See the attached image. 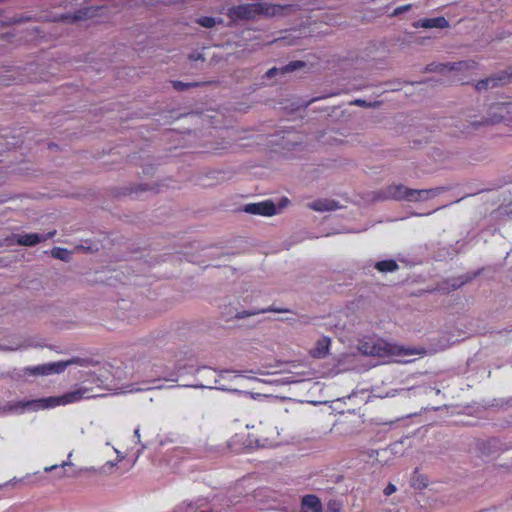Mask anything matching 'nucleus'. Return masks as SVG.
<instances>
[{
	"mask_svg": "<svg viewBox=\"0 0 512 512\" xmlns=\"http://www.w3.org/2000/svg\"><path fill=\"white\" fill-rule=\"evenodd\" d=\"M90 397L91 394L88 388H79L74 391L67 392L61 396H51L27 401H19L16 403L15 407L22 410L38 411L74 403L80 401L81 399Z\"/></svg>",
	"mask_w": 512,
	"mask_h": 512,
	"instance_id": "nucleus-1",
	"label": "nucleus"
},
{
	"mask_svg": "<svg viewBox=\"0 0 512 512\" xmlns=\"http://www.w3.org/2000/svg\"><path fill=\"white\" fill-rule=\"evenodd\" d=\"M289 5L271 4L266 2L246 3L234 6L230 9L229 15L237 20H254L259 16L282 15Z\"/></svg>",
	"mask_w": 512,
	"mask_h": 512,
	"instance_id": "nucleus-2",
	"label": "nucleus"
},
{
	"mask_svg": "<svg viewBox=\"0 0 512 512\" xmlns=\"http://www.w3.org/2000/svg\"><path fill=\"white\" fill-rule=\"evenodd\" d=\"M441 188L436 189H411L402 184H393L377 193L376 198L380 200H397L417 202L436 196Z\"/></svg>",
	"mask_w": 512,
	"mask_h": 512,
	"instance_id": "nucleus-3",
	"label": "nucleus"
},
{
	"mask_svg": "<svg viewBox=\"0 0 512 512\" xmlns=\"http://www.w3.org/2000/svg\"><path fill=\"white\" fill-rule=\"evenodd\" d=\"M110 454L104 465L99 468V472L113 473L126 472L135 464L138 454L133 450H108Z\"/></svg>",
	"mask_w": 512,
	"mask_h": 512,
	"instance_id": "nucleus-4",
	"label": "nucleus"
},
{
	"mask_svg": "<svg viewBox=\"0 0 512 512\" xmlns=\"http://www.w3.org/2000/svg\"><path fill=\"white\" fill-rule=\"evenodd\" d=\"M502 121L512 122V103H495L489 108V118L484 121H469V125L465 126L460 133H469V128L477 129L482 125L496 124Z\"/></svg>",
	"mask_w": 512,
	"mask_h": 512,
	"instance_id": "nucleus-5",
	"label": "nucleus"
},
{
	"mask_svg": "<svg viewBox=\"0 0 512 512\" xmlns=\"http://www.w3.org/2000/svg\"><path fill=\"white\" fill-rule=\"evenodd\" d=\"M71 457H72V453H69L67 458L64 460H61L60 463H56V464H52L50 466L44 467V471L50 472L53 470L61 469V470H63V472H59L58 475H59V477H64V476H76V475L81 474L82 472L94 470L93 468L89 469V468H82V467H78V468L74 467L75 465L72 463Z\"/></svg>",
	"mask_w": 512,
	"mask_h": 512,
	"instance_id": "nucleus-6",
	"label": "nucleus"
},
{
	"mask_svg": "<svg viewBox=\"0 0 512 512\" xmlns=\"http://www.w3.org/2000/svg\"><path fill=\"white\" fill-rule=\"evenodd\" d=\"M512 82V71L511 72H501L496 76L488 77L486 79H482L478 81L475 85V88L478 91L487 89L488 87H496L500 85H504L506 83Z\"/></svg>",
	"mask_w": 512,
	"mask_h": 512,
	"instance_id": "nucleus-7",
	"label": "nucleus"
},
{
	"mask_svg": "<svg viewBox=\"0 0 512 512\" xmlns=\"http://www.w3.org/2000/svg\"><path fill=\"white\" fill-rule=\"evenodd\" d=\"M244 211L254 215L272 216L276 214L277 208L272 201L247 204Z\"/></svg>",
	"mask_w": 512,
	"mask_h": 512,
	"instance_id": "nucleus-8",
	"label": "nucleus"
},
{
	"mask_svg": "<svg viewBox=\"0 0 512 512\" xmlns=\"http://www.w3.org/2000/svg\"><path fill=\"white\" fill-rule=\"evenodd\" d=\"M478 66V63L475 62L474 60H468V61H460L458 63H453V64H438V65H433L431 64L429 67V70L430 71H444L446 69H448L449 71H456V72H459V71H465V70H474L476 69Z\"/></svg>",
	"mask_w": 512,
	"mask_h": 512,
	"instance_id": "nucleus-9",
	"label": "nucleus"
},
{
	"mask_svg": "<svg viewBox=\"0 0 512 512\" xmlns=\"http://www.w3.org/2000/svg\"><path fill=\"white\" fill-rule=\"evenodd\" d=\"M67 367V363L57 362L44 365H38L32 368H27L31 375H49L52 373H61Z\"/></svg>",
	"mask_w": 512,
	"mask_h": 512,
	"instance_id": "nucleus-10",
	"label": "nucleus"
},
{
	"mask_svg": "<svg viewBox=\"0 0 512 512\" xmlns=\"http://www.w3.org/2000/svg\"><path fill=\"white\" fill-rule=\"evenodd\" d=\"M372 465L380 466L390 464L394 458L393 450H369L368 454Z\"/></svg>",
	"mask_w": 512,
	"mask_h": 512,
	"instance_id": "nucleus-11",
	"label": "nucleus"
},
{
	"mask_svg": "<svg viewBox=\"0 0 512 512\" xmlns=\"http://www.w3.org/2000/svg\"><path fill=\"white\" fill-rule=\"evenodd\" d=\"M413 26L415 28H440V29H444V28H448L449 27V22L448 20L443 17V16H439V17H435V18H425V19H420L418 21H416Z\"/></svg>",
	"mask_w": 512,
	"mask_h": 512,
	"instance_id": "nucleus-12",
	"label": "nucleus"
},
{
	"mask_svg": "<svg viewBox=\"0 0 512 512\" xmlns=\"http://www.w3.org/2000/svg\"><path fill=\"white\" fill-rule=\"evenodd\" d=\"M331 340L329 337L323 336L319 338L315 346L310 350L309 354L313 358H324L329 354Z\"/></svg>",
	"mask_w": 512,
	"mask_h": 512,
	"instance_id": "nucleus-13",
	"label": "nucleus"
},
{
	"mask_svg": "<svg viewBox=\"0 0 512 512\" xmlns=\"http://www.w3.org/2000/svg\"><path fill=\"white\" fill-rule=\"evenodd\" d=\"M305 66V63L303 61H291L290 63H288L287 65L281 67V68H277V67H273L271 69H269L265 76L267 78H272L278 74H286L288 72H293L301 67H304Z\"/></svg>",
	"mask_w": 512,
	"mask_h": 512,
	"instance_id": "nucleus-14",
	"label": "nucleus"
},
{
	"mask_svg": "<svg viewBox=\"0 0 512 512\" xmlns=\"http://www.w3.org/2000/svg\"><path fill=\"white\" fill-rule=\"evenodd\" d=\"M55 235V231L48 233L47 236H41L37 233H30V234H24L19 235L17 239V243L22 246H34L41 242L42 240H45L47 238H50Z\"/></svg>",
	"mask_w": 512,
	"mask_h": 512,
	"instance_id": "nucleus-15",
	"label": "nucleus"
},
{
	"mask_svg": "<svg viewBox=\"0 0 512 512\" xmlns=\"http://www.w3.org/2000/svg\"><path fill=\"white\" fill-rule=\"evenodd\" d=\"M302 512H322V506L318 497L306 495L302 499Z\"/></svg>",
	"mask_w": 512,
	"mask_h": 512,
	"instance_id": "nucleus-16",
	"label": "nucleus"
},
{
	"mask_svg": "<svg viewBox=\"0 0 512 512\" xmlns=\"http://www.w3.org/2000/svg\"><path fill=\"white\" fill-rule=\"evenodd\" d=\"M312 210L314 211H332L336 210L338 208L337 203L334 200H327V199H319L316 201H313L308 205Z\"/></svg>",
	"mask_w": 512,
	"mask_h": 512,
	"instance_id": "nucleus-17",
	"label": "nucleus"
},
{
	"mask_svg": "<svg viewBox=\"0 0 512 512\" xmlns=\"http://www.w3.org/2000/svg\"><path fill=\"white\" fill-rule=\"evenodd\" d=\"M208 503L207 498H198L194 502H183L177 507L176 512H196L199 508Z\"/></svg>",
	"mask_w": 512,
	"mask_h": 512,
	"instance_id": "nucleus-18",
	"label": "nucleus"
},
{
	"mask_svg": "<svg viewBox=\"0 0 512 512\" xmlns=\"http://www.w3.org/2000/svg\"><path fill=\"white\" fill-rule=\"evenodd\" d=\"M398 267L397 262L393 259L378 261L375 264V268L380 272H393L396 271Z\"/></svg>",
	"mask_w": 512,
	"mask_h": 512,
	"instance_id": "nucleus-19",
	"label": "nucleus"
},
{
	"mask_svg": "<svg viewBox=\"0 0 512 512\" xmlns=\"http://www.w3.org/2000/svg\"><path fill=\"white\" fill-rule=\"evenodd\" d=\"M51 255L56 258L63 261H69L71 258V252L65 248L61 247H54L51 250Z\"/></svg>",
	"mask_w": 512,
	"mask_h": 512,
	"instance_id": "nucleus-20",
	"label": "nucleus"
},
{
	"mask_svg": "<svg viewBox=\"0 0 512 512\" xmlns=\"http://www.w3.org/2000/svg\"><path fill=\"white\" fill-rule=\"evenodd\" d=\"M269 311L285 312L286 310L277 309V308H274V307H269V308H263V309L252 310V311H243L241 313H238L236 315V317L237 318H245V317H248V316H251V315H256V314H259V313H265V312H269Z\"/></svg>",
	"mask_w": 512,
	"mask_h": 512,
	"instance_id": "nucleus-21",
	"label": "nucleus"
},
{
	"mask_svg": "<svg viewBox=\"0 0 512 512\" xmlns=\"http://www.w3.org/2000/svg\"><path fill=\"white\" fill-rule=\"evenodd\" d=\"M208 82H193V83H184L182 81H175L173 82V87L178 90V91H183V90H186L190 87H198L200 85H204V84H207Z\"/></svg>",
	"mask_w": 512,
	"mask_h": 512,
	"instance_id": "nucleus-22",
	"label": "nucleus"
},
{
	"mask_svg": "<svg viewBox=\"0 0 512 512\" xmlns=\"http://www.w3.org/2000/svg\"><path fill=\"white\" fill-rule=\"evenodd\" d=\"M197 23L205 28H212L216 25V19L210 16H203L197 19Z\"/></svg>",
	"mask_w": 512,
	"mask_h": 512,
	"instance_id": "nucleus-23",
	"label": "nucleus"
},
{
	"mask_svg": "<svg viewBox=\"0 0 512 512\" xmlns=\"http://www.w3.org/2000/svg\"><path fill=\"white\" fill-rule=\"evenodd\" d=\"M35 474H27L25 477L23 478H13L11 481H9L8 483H6L4 486H7L9 484L11 485H15L17 483H28L30 482L31 478L34 476Z\"/></svg>",
	"mask_w": 512,
	"mask_h": 512,
	"instance_id": "nucleus-24",
	"label": "nucleus"
},
{
	"mask_svg": "<svg viewBox=\"0 0 512 512\" xmlns=\"http://www.w3.org/2000/svg\"><path fill=\"white\" fill-rule=\"evenodd\" d=\"M411 4H407V5H403V6H399L397 7L394 12L392 13L393 16H397V15H400L406 11H408L410 8H411Z\"/></svg>",
	"mask_w": 512,
	"mask_h": 512,
	"instance_id": "nucleus-25",
	"label": "nucleus"
},
{
	"mask_svg": "<svg viewBox=\"0 0 512 512\" xmlns=\"http://www.w3.org/2000/svg\"><path fill=\"white\" fill-rule=\"evenodd\" d=\"M396 490H397V489H396V486H395L394 484H392V483H389V484L385 487V489H384V491H383V492H384V494H385L386 496H390V495H392L393 493H395V492H396Z\"/></svg>",
	"mask_w": 512,
	"mask_h": 512,
	"instance_id": "nucleus-26",
	"label": "nucleus"
},
{
	"mask_svg": "<svg viewBox=\"0 0 512 512\" xmlns=\"http://www.w3.org/2000/svg\"><path fill=\"white\" fill-rule=\"evenodd\" d=\"M355 104L359 105V106H368V104L366 103L365 100H361V99H357L355 100Z\"/></svg>",
	"mask_w": 512,
	"mask_h": 512,
	"instance_id": "nucleus-27",
	"label": "nucleus"
},
{
	"mask_svg": "<svg viewBox=\"0 0 512 512\" xmlns=\"http://www.w3.org/2000/svg\"><path fill=\"white\" fill-rule=\"evenodd\" d=\"M134 436L138 439V443L140 444V433L138 428L135 429Z\"/></svg>",
	"mask_w": 512,
	"mask_h": 512,
	"instance_id": "nucleus-28",
	"label": "nucleus"
},
{
	"mask_svg": "<svg viewBox=\"0 0 512 512\" xmlns=\"http://www.w3.org/2000/svg\"><path fill=\"white\" fill-rule=\"evenodd\" d=\"M466 281H461L459 284H453V287H460L462 284H464Z\"/></svg>",
	"mask_w": 512,
	"mask_h": 512,
	"instance_id": "nucleus-29",
	"label": "nucleus"
},
{
	"mask_svg": "<svg viewBox=\"0 0 512 512\" xmlns=\"http://www.w3.org/2000/svg\"><path fill=\"white\" fill-rule=\"evenodd\" d=\"M243 448L248 449V448H253V447H252V445H251V444H247V445H244V447H243Z\"/></svg>",
	"mask_w": 512,
	"mask_h": 512,
	"instance_id": "nucleus-30",
	"label": "nucleus"
},
{
	"mask_svg": "<svg viewBox=\"0 0 512 512\" xmlns=\"http://www.w3.org/2000/svg\"><path fill=\"white\" fill-rule=\"evenodd\" d=\"M458 81H461V83H462V84L467 83V82H466L464 79H462V78H458Z\"/></svg>",
	"mask_w": 512,
	"mask_h": 512,
	"instance_id": "nucleus-31",
	"label": "nucleus"
}]
</instances>
